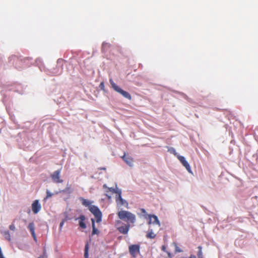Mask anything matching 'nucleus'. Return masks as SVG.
<instances>
[{
  "label": "nucleus",
  "instance_id": "nucleus-1",
  "mask_svg": "<svg viewBox=\"0 0 258 258\" xmlns=\"http://www.w3.org/2000/svg\"><path fill=\"white\" fill-rule=\"evenodd\" d=\"M118 218L125 222L126 224H134L136 221V215L130 211L121 210L117 213Z\"/></svg>",
  "mask_w": 258,
  "mask_h": 258
},
{
  "label": "nucleus",
  "instance_id": "nucleus-2",
  "mask_svg": "<svg viewBox=\"0 0 258 258\" xmlns=\"http://www.w3.org/2000/svg\"><path fill=\"white\" fill-rule=\"evenodd\" d=\"M13 91L19 93V94H22L24 93V91L22 89V86L21 84H15L8 86L6 90L1 91L2 94L4 96L3 102H5L7 100V94H6V92Z\"/></svg>",
  "mask_w": 258,
  "mask_h": 258
},
{
  "label": "nucleus",
  "instance_id": "nucleus-3",
  "mask_svg": "<svg viewBox=\"0 0 258 258\" xmlns=\"http://www.w3.org/2000/svg\"><path fill=\"white\" fill-rule=\"evenodd\" d=\"M109 82H110L111 87L115 91L120 94L125 98L127 99L130 100H131L132 96H131V94L128 92L122 90L118 86H117L113 82V81L112 79H109Z\"/></svg>",
  "mask_w": 258,
  "mask_h": 258
},
{
  "label": "nucleus",
  "instance_id": "nucleus-4",
  "mask_svg": "<svg viewBox=\"0 0 258 258\" xmlns=\"http://www.w3.org/2000/svg\"><path fill=\"white\" fill-rule=\"evenodd\" d=\"M9 62L10 64L15 66L17 69H21L23 65V59L15 55H12L9 58Z\"/></svg>",
  "mask_w": 258,
  "mask_h": 258
},
{
  "label": "nucleus",
  "instance_id": "nucleus-5",
  "mask_svg": "<svg viewBox=\"0 0 258 258\" xmlns=\"http://www.w3.org/2000/svg\"><path fill=\"white\" fill-rule=\"evenodd\" d=\"M89 211L94 215L97 223H100L102 221V214L99 208L95 205L89 207Z\"/></svg>",
  "mask_w": 258,
  "mask_h": 258
},
{
  "label": "nucleus",
  "instance_id": "nucleus-6",
  "mask_svg": "<svg viewBox=\"0 0 258 258\" xmlns=\"http://www.w3.org/2000/svg\"><path fill=\"white\" fill-rule=\"evenodd\" d=\"M116 224L118 226L117 229L120 233L123 234H127L128 233L130 228L129 224H125L121 221H117Z\"/></svg>",
  "mask_w": 258,
  "mask_h": 258
},
{
  "label": "nucleus",
  "instance_id": "nucleus-7",
  "mask_svg": "<svg viewBox=\"0 0 258 258\" xmlns=\"http://www.w3.org/2000/svg\"><path fill=\"white\" fill-rule=\"evenodd\" d=\"M145 218L149 220L148 222V224H157L159 226H160V223L158 218L155 215L146 214L145 216Z\"/></svg>",
  "mask_w": 258,
  "mask_h": 258
},
{
  "label": "nucleus",
  "instance_id": "nucleus-8",
  "mask_svg": "<svg viewBox=\"0 0 258 258\" xmlns=\"http://www.w3.org/2000/svg\"><path fill=\"white\" fill-rule=\"evenodd\" d=\"M35 64L36 66H38V67L40 69V70L41 72L44 71V72H45L48 74H52V75H56L57 74V72H56V71H54V72H53L52 73H50L49 70H46L44 66H43V65L42 64V60H41V59L40 58H37L35 60Z\"/></svg>",
  "mask_w": 258,
  "mask_h": 258
},
{
  "label": "nucleus",
  "instance_id": "nucleus-9",
  "mask_svg": "<svg viewBox=\"0 0 258 258\" xmlns=\"http://www.w3.org/2000/svg\"><path fill=\"white\" fill-rule=\"evenodd\" d=\"M60 169L55 170L51 175V177L52 181L55 183H62L63 180L60 179Z\"/></svg>",
  "mask_w": 258,
  "mask_h": 258
},
{
  "label": "nucleus",
  "instance_id": "nucleus-10",
  "mask_svg": "<svg viewBox=\"0 0 258 258\" xmlns=\"http://www.w3.org/2000/svg\"><path fill=\"white\" fill-rule=\"evenodd\" d=\"M177 158L180 161V162L182 163V165L184 167H185L187 171L190 173H192L190 165L188 163V162L186 161L185 158L184 156L181 155H178Z\"/></svg>",
  "mask_w": 258,
  "mask_h": 258
},
{
  "label": "nucleus",
  "instance_id": "nucleus-11",
  "mask_svg": "<svg viewBox=\"0 0 258 258\" xmlns=\"http://www.w3.org/2000/svg\"><path fill=\"white\" fill-rule=\"evenodd\" d=\"M140 245L139 244H133L129 246V252L131 255L135 257L137 253H140Z\"/></svg>",
  "mask_w": 258,
  "mask_h": 258
},
{
  "label": "nucleus",
  "instance_id": "nucleus-12",
  "mask_svg": "<svg viewBox=\"0 0 258 258\" xmlns=\"http://www.w3.org/2000/svg\"><path fill=\"white\" fill-rule=\"evenodd\" d=\"M41 206L39 203V200H35L32 204V210L33 212L36 214H37L41 210Z\"/></svg>",
  "mask_w": 258,
  "mask_h": 258
},
{
  "label": "nucleus",
  "instance_id": "nucleus-13",
  "mask_svg": "<svg viewBox=\"0 0 258 258\" xmlns=\"http://www.w3.org/2000/svg\"><path fill=\"white\" fill-rule=\"evenodd\" d=\"M25 136L26 134L24 133L19 134L18 138L17 140L20 144H21L22 145L26 147H28L27 141L24 139Z\"/></svg>",
  "mask_w": 258,
  "mask_h": 258
},
{
  "label": "nucleus",
  "instance_id": "nucleus-14",
  "mask_svg": "<svg viewBox=\"0 0 258 258\" xmlns=\"http://www.w3.org/2000/svg\"><path fill=\"white\" fill-rule=\"evenodd\" d=\"M79 220V225L80 227L83 229H85L87 227L86 224L85 223L86 217L84 215H81L78 218L76 219V220Z\"/></svg>",
  "mask_w": 258,
  "mask_h": 258
},
{
  "label": "nucleus",
  "instance_id": "nucleus-15",
  "mask_svg": "<svg viewBox=\"0 0 258 258\" xmlns=\"http://www.w3.org/2000/svg\"><path fill=\"white\" fill-rule=\"evenodd\" d=\"M28 228L30 230L31 235L34 239V240L36 241H37V237L35 233V224L33 222H30L28 226Z\"/></svg>",
  "mask_w": 258,
  "mask_h": 258
},
{
  "label": "nucleus",
  "instance_id": "nucleus-16",
  "mask_svg": "<svg viewBox=\"0 0 258 258\" xmlns=\"http://www.w3.org/2000/svg\"><path fill=\"white\" fill-rule=\"evenodd\" d=\"M28 228L30 230L31 235L34 239V240L36 241H37V237L35 233V224L33 222H30L28 226Z\"/></svg>",
  "mask_w": 258,
  "mask_h": 258
},
{
  "label": "nucleus",
  "instance_id": "nucleus-17",
  "mask_svg": "<svg viewBox=\"0 0 258 258\" xmlns=\"http://www.w3.org/2000/svg\"><path fill=\"white\" fill-rule=\"evenodd\" d=\"M103 188L104 189H106L105 190L106 192H109V191H110L112 193H115V194H116L120 189L119 188H118L117 187L116 184V187L115 188H113V187H109L107 186V185L106 184H104L103 185Z\"/></svg>",
  "mask_w": 258,
  "mask_h": 258
},
{
  "label": "nucleus",
  "instance_id": "nucleus-18",
  "mask_svg": "<svg viewBox=\"0 0 258 258\" xmlns=\"http://www.w3.org/2000/svg\"><path fill=\"white\" fill-rule=\"evenodd\" d=\"M122 158L123 160L130 167H132L133 166V159L131 158L130 156H126L125 154H124Z\"/></svg>",
  "mask_w": 258,
  "mask_h": 258
},
{
  "label": "nucleus",
  "instance_id": "nucleus-19",
  "mask_svg": "<svg viewBox=\"0 0 258 258\" xmlns=\"http://www.w3.org/2000/svg\"><path fill=\"white\" fill-rule=\"evenodd\" d=\"M91 221L92 222V235L97 234L99 233V230L95 227V221L94 218H91Z\"/></svg>",
  "mask_w": 258,
  "mask_h": 258
},
{
  "label": "nucleus",
  "instance_id": "nucleus-20",
  "mask_svg": "<svg viewBox=\"0 0 258 258\" xmlns=\"http://www.w3.org/2000/svg\"><path fill=\"white\" fill-rule=\"evenodd\" d=\"M80 201L82 202V204L83 205L86 207H88L89 208V207L92 206L91 204L92 203V202L86 200L82 197H80L79 198Z\"/></svg>",
  "mask_w": 258,
  "mask_h": 258
},
{
  "label": "nucleus",
  "instance_id": "nucleus-21",
  "mask_svg": "<svg viewBox=\"0 0 258 258\" xmlns=\"http://www.w3.org/2000/svg\"><path fill=\"white\" fill-rule=\"evenodd\" d=\"M111 44L105 42H103L102 44V53L106 52L108 49L110 47Z\"/></svg>",
  "mask_w": 258,
  "mask_h": 258
},
{
  "label": "nucleus",
  "instance_id": "nucleus-22",
  "mask_svg": "<svg viewBox=\"0 0 258 258\" xmlns=\"http://www.w3.org/2000/svg\"><path fill=\"white\" fill-rule=\"evenodd\" d=\"M23 65L26 67H29L32 64L31 62H30L29 61H31L32 58L31 57H25L24 58H23Z\"/></svg>",
  "mask_w": 258,
  "mask_h": 258
},
{
  "label": "nucleus",
  "instance_id": "nucleus-23",
  "mask_svg": "<svg viewBox=\"0 0 258 258\" xmlns=\"http://www.w3.org/2000/svg\"><path fill=\"white\" fill-rule=\"evenodd\" d=\"M2 234H3L6 239L8 240L9 241H11V238L9 231H4V232H2Z\"/></svg>",
  "mask_w": 258,
  "mask_h": 258
},
{
  "label": "nucleus",
  "instance_id": "nucleus-24",
  "mask_svg": "<svg viewBox=\"0 0 258 258\" xmlns=\"http://www.w3.org/2000/svg\"><path fill=\"white\" fill-rule=\"evenodd\" d=\"M118 202H119L118 203H117V204L118 206H124L125 207L128 208V204L125 200L122 199Z\"/></svg>",
  "mask_w": 258,
  "mask_h": 258
},
{
  "label": "nucleus",
  "instance_id": "nucleus-25",
  "mask_svg": "<svg viewBox=\"0 0 258 258\" xmlns=\"http://www.w3.org/2000/svg\"><path fill=\"white\" fill-rule=\"evenodd\" d=\"M89 244L88 243H86L85 246V252H84V257L85 258H89Z\"/></svg>",
  "mask_w": 258,
  "mask_h": 258
},
{
  "label": "nucleus",
  "instance_id": "nucleus-26",
  "mask_svg": "<svg viewBox=\"0 0 258 258\" xmlns=\"http://www.w3.org/2000/svg\"><path fill=\"white\" fill-rule=\"evenodd\" d=\"M156 235L154 234L153 232V230L152 229H149V231L146 235L147 238H154L156 237Z\"/></svg>",
  "mask_w": 258,
  "mask_h": 258
},
{
  "label": "nucleus",
  "instance_id": "nucleus-27",
  "mask_svg": "<svg viewBox=\"0 0 258 258\" xmlns=\"http://www.w3.org/2000/svg\"><path fill=\"white\" fill-rule=\"evenodd\" d=\"M116 194L117 195L115 197L116 202V203H118V202L123 199L121 197V189H120L116 193Z\"/></svg>",
  "mask_w": 258,
  "mask_h": 258
},
{
  "label": "nucleus",
  "instance_id": "nucleus-28",
  "mask_svg": "<svg viewBox=\"0 0 258 258\" xmlns=\"http://www.w3.org/2000/svg\"><path fill=\"white\" fill-rule=\"evenodd\" d=\"M199 250L198 251L197 255L198 258H203L202 252V247L201 246H198Z\"/></svg>",
  "mask_w": 258,
  "mask_h": 258
},
{
  "label": "nucleus",
  "instance_id": "nucleus-29",
  "mask_svg": "<svg viewBox=\"0 0 258 258\" xmlns=\"http://www.w3.org/2000/svg\"><path fill=\"white\" fill-rule=\"evenodd\" d=\"M168 151L170 153L174 154L177 157V156L179 155L178 154V153L176 152V150L174 148H173V147H170V148H169L168 149Z\"/></svg>",
  "mask_w": 258,
  "mask_h": 258
},
{
  "label": "nucleus",
  "instance_id": "nucleus-30",
  "mask_svg": "<svg viewBox=\"0 0 258 258\" xmlns=\"http://www.w3.org/2000/svg\"><path fill=\"white\" fill-rule=\"evenodd\" d=\"M59 192L70 194L71 192V191L70 187H67L65 189L60 190Z\"/></svg>",
  "mask_w": 258,
  "mask_h": 258
},
{
  "label": "nucleus",
  "instance_id": "nucleus-31",
  "mask_svg": "<svg viewBox=\"0 0 258 258\" xmlns=\"http://www.w3.org/2000/svg\"><path fill=\"white\" fill-rule=\"evenodd\" d=\"M46 197L44 198V200L46 201L48 198L51 197L53 195V194H52L48 189H46Z\"/></svg>",
  "mask_w": 258,
  "mask_h": 258
},
{
  "label": "nucleus",
  "instance_id": "nucleus-32",
  "mask_svg": "<svg viewBox=\"0 0 258 258\" xmlns=\"http://www.w3.org/2000/svg\"><path fill=\"white\" fill-rule=\"evenodd\" d=\"M99 88H100L101 90H103L104 92L106 93L107 92V91L105 89L104 82H102L100 83L99 85Z\"/></svg>",
  "mask_w": 258,
  "mask_h": 258
},
{
  "label": "nucleus",
  "instance_id": "nucleus-33",
  "mask_svg": "<svg viewBox=\"0 0 258 258\" xmlns=\"http://www.w3.org/2000/svg\"><path fill=\"white\" fill-rule=\"evenodd\" d=\"M67 218H68V215L67 214H66L65 219H63V220H62V221L59 224V228H61L62 227V226L64 223V222H65V221H66L67 220Z\"/></svg>",
  "mask_w": 258,
  "mask_h": 258
},
{
  "label": "nucleus",
  "instance_id": "nucleus-34",
  "mask_svg": "<svg viewBox=\"0 0 258 258\" xmlns=\"http://www.w3.org/2000/svg\"><path fill=\"white\" fill-rule=\"evenodd\" d=\"M175 244V250L176 252H181L182 251V249L180 248L176 243Z\"/></svg>",
  "mask_w": 258,
  "mask_h": 258
},
{
  "label": "nucleus",
  "instance_id": "nucleus-35",
  "mask_svg": "<svg viewBox=\"0 0 258 258\" xmlns=\"http://www.w3.org/2000/svg\"><path fill=\"white\" fill-rule=\"evenodd\" d=\"M63 61V60L62 59H61V58H59L57 60V64H60L61 68V67L62 66Z\"/></svg>",
  "mask_w": 258,
  "mask_h": 258
},
{
  "label": "nucleus",
  "instance_id": "nucleus-36",
  "mask_svg": "<svg viewBox=\"0 0 258 258\" xmlns=\"http://www.w3.org/2000/svg\"><path fill=\"white\" fill-rule=\"evenodd\" d=\"M9 228L12 231H15L16 229V227L14 224H12L9 226Z\"/></svg>",
  "mask_w": 258,
  "mask_h": 258
},
{
  "label": "nucleus",
  "instance_id": "nucleus-37",
  "mask_svg": "<svg viewBox=\"0 0 258 258\" xmlns=\"http://www.w3.org/2000/svg\"><path fill=\"white\" fill-rule=\"evenodd\" d=\"M141 212H142V213L144 214V217H145V215H146V214H148L147 213L146 211V210H145V209L142 208V209H141Z\"/></svg>",
  "mask_w": 258,
  "mask_h": 258
},
{
  "label": "nucleus",
  "instance_id": "nucleus-38",
  "mask_svg": "<svg viewBox=\"0 0 258 258\" xmlns=\"http://www.w3.org/2000/svg\"><path fill=\"white\" fill-rule=\"evenodd\" d=\"M105 196H106V197H107V198H108V199H110L111 198V195H109V194H108V192H105Z\"/></svg>",
  "mask_w": 258,
  "mask_h": 258
},
{
  "label": "nucleus",
  "instance_id": "nucleus-39",
  "mask_svg": "<svg viewBox=\"0 0 258 258\" xmlns=\"http://www.w3.org/2000/svg\"><path fill=\"white\" fill-rule=\"evenodd\" d=\"M46 256L45 255V253L43 255H40L38 258H46Z\"/></svg>",
  "mask_w": 258,
  "mask_h": 258
},
{
  "label": "nucleus",
  "instance_id": "nucleus-40",
  "mask_svg": "<svg viewBox=\"0 0 258 258\" xmlns=\"http://www.w3.org/2000/svg\"><path fill=\"white\" fill-rule=\"evenodd\" d=\"M165 249H166V247L164 245H163L162 246V250H163V251H165Z\"/></svg>",
  "mask_w": 258,
  "mask_h": 258
},
{
  "label": "nucleus",
  "instance_id": "nucleus-41",
  "mask_svg": "<svg viewBox=\"0 0 258 258\" xmlns=\"http://www.w3.org/2000/svg\"><path fill=\"white\" fill-rule=\"evenodd\" d=\"M100 170H106V168L105 167H101L100 168Z\"/></svg>",
  "mask_w": 258,
  "mask_h": 258
},
{
  "label": "nucleus",
  "instance_id": "nucleus-42",
  "mask_svg": "<svg viewBox=\"0 0 258 258\" xmlns=\"http://www.w3.org/2000/svg\"><path fill=\"white\" fill-rule=\"evenodd\" d=\"M168 255L169 256H171V253L170 252L168 253Z\"/></svg>",
  "mask_w": 258,
  "mask_h": 258
}]
</instances>
